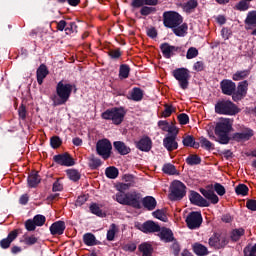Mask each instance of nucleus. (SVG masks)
<instances>
[{"label":"nucleus","mask_w":256,"mask_h":256,"mask_svg":"<svg viewBox=\"0 0 256 256\" xmlns=\"http://www.w3.org/2000/svg\"><path fill=\"white\" fill-rule=\"evenodd\" d=\"M162 171L167 175H175V173H177V169H175L173 164H165L162 168Z\"/></svg>","instance_id":"a18cd8bd"},{"label":"nucleus","mask_w":256,"mask_h":256,"mask_svg":"<svg viewBox=\"0 0 256 256\" xmlns=\"http://www.w3.org/2000/svg\"><path fill=\"white\" fill-rule=\"evenodd\" d=\"M253 137V130L246 128L243 132H237L232 135L233 141H237L238 143H243L245 141H249Z\"/></svg>","instance_id":"dca6fc26"},{"label":"nucleus","mask_w":256,"mask_h":256,"mask_svg":"<svg viewBox=\"0 0 256 256\" xmlns=\"http://www.w3.org/2000/svg\"><path fill=\"white\" fill-rule=\"evenodd\" d=\"M139 251L142 256H151L153 254V246L149 243H143L139 246Z\"/></svg>","instance_id":"473e14b6"},{"label":"nucleus","mask_w":256,"mask_h":256,"mask_svg":"<svg viewBox=\"0 0 256 256\" xmlns=\"http://www.w3.org/2000/svg\"><path fill=\"white\" fill-rule=\"evenodd\" d=\"M160 49L166 59H171L175 55L176 51H179L178 47L171 46L168 43L161 44Z\"/></svg>","instance_id":"412c9836"},{"label":"nucleus","mask_w":256,"mask_h":256,"mask_svg":"<svg viewBox=\"0 0 256 256\" xmlns=\"http://www.w3.org/2000/svg\"><path fill=\"white\" fill-rule=\"evenodd\" d=\"M166 131L170 134L168 137L177 138V135H179V129H177L175 125H170Z\"/></svg>","instance_id":"052dcab7"},{"label":"nucleus","mask_w":256,"mask_h":256,"mask_svg":"<svg viewBox=\"0 0 256 256\" xmlns=\"http://www.w3.org/2000/svg\"><path fill=\"white\" fill-rule=\"evenodd\" d=\"M66 173L71 181H79L81 179V173L75 169H69Z\"/></svg>","instance_id":"a19ab883"},{"label":"nucleus","mask_w":256,"mask_h":256,"mask_svg":"<svg viewBox=\"0 0 256 256\" xmlns=\"http://www.w3.org/2000/svg\"><path fill=\"white\" fill-rule=\"evenodd\" d=\"M251 71L249 70H240L233 74L232 79L233 81H241L243 79H246V77H249Z\"/></svg>","instance_id":"72a5a7b5"},{"label":"nucleus","mask_w":256,"mask_h":256,"mask_svg":"<svg viewBox=\"0 0 256 256\" xmlns=\"http://www.w3.org/2000/svg\"><path fill=\"white\" fill-rule=\"evenodd\" d=\"M114 147L120 155H128L131 152V149L121 141L114 142Z\"/></svg>","instance_id":"c85d7f7f"},{"label":"nucleus","mask_w":256,"mask_h":256,"mask_svg":"<svg viewBox=\"0 0 256 256\" xmlns=\"http://www.w3.org/2000/svg\"><path fill=\"white\" fill-rule=\"evenodd\" d=\"M186 163L188 165H199V163H201V157L197 154L189 155L186 159Z\"/></svg>","instance_id":"79ce46f5"},{"label":"nucleus","mask_w":256,"mask_h":256,"mask_svg":"<svg viewBox=\"0 0 256 256\" xmlns=\"http://www.w3.org/2000/svg\"><path fill=\"white\" fill-rule=\"evenodd\" d=\"M83 241L88 247H93V245H96L97 239L95 238V235L91 233H86L83 236Z\"/></svg>","instance_id":"c9c22d12"},{"label":"nucleus","mask_w":256,"mask_h":256,"mask_svg":"<svg viewBox=\"0 0 256 256\" xmlns=\"http://www.w3.org/2000/svg\"><path fill=\"white\" fill-rule=\"evenodd\" d=\"M245 256H256V244L254 246H247L244 248Z\"/></svg>","instance_id":"6e6d98bb"},{"label":"nucleus","mask_w":256,"mask_h":256,"mask_svg":"<svg viewBox=\"0 0 256 256\" xmlns=\"http://www.w3.org/2000/svg\"><path fill=\"white\" fill-rule=\"evenodd\" d=\"M245 23L246 29H253V27H256V11L248 13Z\"/></svg>","instance_id":"bb28decb"},{"label":"nucleus","mask_w":256,"mask_h":256,"mask_svg":"<svg viewBox=\"0 0 256 256\" xmlns=\"http://www.w3.org/2000/svg\"><path fill=\"white\" fill-rule=\"evenodd\" d=\"M128 99H131V101H142V99H143V90H141L140 88H134L130 92V96L128 97Z\"/></svg>","instance_id":"7c9ffc66"},{"label":"nucleus","mask_w":256,"mask_h":256,"mask_svg":"<svg viewBox=\"0 0 256 256\" xmlns=\"http://www.w3.org/2000/svg\"><path fill=\"white\" fill-rule=\"evenodd\" d=\"M123 251H129L130 253H132L133 251H135V249H137V245L135 243H128L125 244L122 247Z\"/></svg>","instance_id":"0e129e2a"},{"label":"nucleus","mask_w":256,"mask_h":256,"mask_svg":"<svg viewBox=\"0 0 256 256\" xmlns=\"http://www.w3.org/2000/svg\"><path fill=\"white\" fill-rule=\"evenodd\" d=\"M215 112L218 115H237L239 113V109L237 105L229 100H222L216 103Z\"/></svg>","instance_id":"39448f33"},{"label":"nucleus","mask_w":256,"mask_h":256,"mask_svg":"<svg viewBox=\"0 0 256 256\" xmlns=\"http://www.w3.org/2000/svg\"><path fill=\"white\" fill-rule=\"evenodd\" d=\"M142 233H159L161 226L154 221L148 220L138 227Z\"/></svg>","instance_id":"f8f14e48"},{"label":"nucleus","mask_w":256,"mask_h":256,"mask_svg":"<svg viewBox=\"0 0 256 256\" xmlns=\"http://www.w3.org/2000/svg\"><path fill=\"white\" fill-rule=\"evenodd\" d=\"M208 243L211 247H214V249H222V247L227 245V238L219 234H214L209 238Z\"/></svg>","instance_id":"ddd939ff"},{"label":"nucleus","mask_w":256,"mask_h":256,"mask_svg":"<svg viewBox=\"0 0 256 256\" xmlns=\"http://www.w3.org/2000/svg\"><path fill=\"white\" fill-rule=\"evenodd\" d=\"M89 167L92 169H97L98 167H101V159L92 156L89 159Z\"/></svg>","instance_id":"49530a36"},{"label":"nucleus","mask_w":256,"mask_h":256,"mask_svg":"<svg viewBox=\"0 0 256 256\" xmlns=\"http://www.w3.org/2000/svg\"><path fill=\"white\" fill-rule=\"evenodd\" d=\"M244 235L245 230L243 228L235 229L231 233V239L232 241H239Z\"/></svg>","instance_id":"ea45409f"},{"label":"nucleus","mask_w":256,"mask_h":256,"mask_svg":"<svg viewBox=\"0 0 256 256\" xmlns=\"http://www.w3.org/2000/svg\"><path fill=\"white\" fill-rule=\"evenodd\" d=\"M127 115V111L123 107H114L102 113V119L112 121L113 125H121Z\"/></svg>","instance_id":"20e7f679"},{"label":"nucleus","mask_w":256,"mask_h":256,"mask_svg":"<svg viewBox=\"0 0 256 256\" xmlns=\"http://www.w3.org/2000/svg\"><path fill=\"white\" fill-rule=\"evenodd\" d=\"M90 211L91 213H93L94 215H97L98 217H101V215H103V211H101V208L97 204H92L90 206Z\"/></svg>","instance_id":"bf43d9fd"},{"label":"nucleus","mask_w":256,"mask_h":256,"mask_svg":"<svg viewBox=\"0 0 256 256\" xmlns=\"http://www.w3.org/2000/svg\"><path fill=\"white\" fill-rule=\"evenodd\" d=\"M50 145L53 149L61 147V139L57 136H54L50 139Z\"/></svg>","instance_id":"4d7b16f0"},{"label":"nucleus","mask_w":256,"mask_h":256,"mask_svg":"<svg viewBox=\"0 0 256 256\" xmlns=\"http://www.w3.org/2000/svg\"><path fill=\"white\" fill-rule=\"evenodd\" d=\"M173 77L179 82L181 89H187L189 87V70L186 68L174 70Z\"/></svg>","instance_id":"6e6552de"},{"label":"nucleus","mask_w":256,"mask_h":256,"mask_svg":"<svg viewBox=\"0 0 256 256\" xmlns=\"http://www.w3.org/2000/svg\"><path fill=\"white\" fill-rule=\"evenodd\" d=\"M182 143L184 147H194V149H197V147H199V144H195V138L189 135L183 138Z\"/></svg>","instance_id":"4c0bfd02"},{"label":"nucleus","mask_w":256,"mask_h":256,"mask_svg":"<svg viewBox=\"0 0 256 256\" xmlns=\"http://www.w3.org/2000/svg\"><path fill=\"white\" fill-rule=\"evenodd\" d=\"M171 113H173L172 106H166L165 110L162 112V117H171Z\"/></svg>","instance_id":"774afa93"},{"label":"nucleus","mask_w":256,"mask_h":256,"mask_svg":"<svg viewBox=\"0 0 256 256\" xmlns=\"http://www.w3.org/2000/svg\"><path fill=\"white\" fill-rule=\"evenodd\" d=\"M173 29V33H175L177 35V37H185V35H187V24H182V25H178Z\"/></svg>","instance_id":"e433bc0d"},{"label":"nucleus","mask_w":256,"mask_h":256,"mask_svg":"<svg viewBox=\"0 0 256 256\" xmlns=\"http://www.w3.org/2000/svg\"><path fill=\"white\" fill-rule=\"evenodd\" d=\"M192 250L194 251L195 255L198 256L209 255V249H207L205 245L199 242H196L192 245Z\"/></svg>","instance_id":"b1692460"},{"label":"nucleus","mask_w":256,"mask_h":256,"mask_svg":"<svg viewBox=\"0 0 256 256\" xmlns=\"http://www.w3.org/2000/svg\"><path fill=\"white\" fill-rule=\"evenodd\" d=\"M105 175L108 179H117L119 177V170L114 166H110L106 168Z\"/></svg>","instance_id":"f704fd0d"},{"label":"nucleus","mask_w":256,"mask_h":256,"mask_svg":"<svg viewBox=\"0 0 256 256\" xmlns=\"http://www.w3.org/2000/svg\"><path fill=\"white\" fill-rule=\"evenodd\" d=\"M67 27V22L65 20H61L57 23L58 31H65L66 35H71L73 33L72 28Z\"/></svg>","instance_id":"58836bf2"},{"label":"nucleus","mask_w":256,"mask_h":256,"mask_svg":"<svg viewBox=\"0 0 256 256\" xmlns=\"http://www.w3.org/2000/svg\"><path fill=\"white\" fill-rule=\"evenodd\" d=\"M119 231V228H117V225L111 224L110 229L107 232V240L108 241H113L115 239V235Z\"/></svg>","instance_id":"37998d69"},{"label":"nucleus","mask_w":256,"mask_h":256,"mask_svg":"<svg viewBox=\"0 0 256 256\" xmlns=\"http://www.w3.org/2000/svg\"><path fill=\"white\" fill-rule=\"evenodd\" d=\"M22 241L25 243V245H35V243H37V237L34 235L24 236Z\"/></svg>","instance_id":"864d4df0"},{"label":"nucleus","mask_w":256,"mask_h":256,"mask_svg":"<svg viewBox=\"0 0 256 256\" xmlns=\"http://www.w3.org/2000/svg\"><path fill=\"white\" fill-rule=\"evenodd\" d=\"M159 237L161 241H164L165 243H171L173 241V231L169 228H162L160 229Z\"/></svg>","instance_id":"393cba45"},{"label":"nucleus","mask_w":256,"mask_h":256,"mask_svg":"<svg viewBox=\"0 0 256 256\" xmlns=\"http://www.w3.org/2000/svg\"><path fill=\"white\" fill-rule=\"evenodd\" d=\"M197 5H199L197 0H189L188 2L183 4V10L186 13H193V11H195V9H197Z\"/></svg>","instance_id":"2f4dec72"},{"label":"nucleus","mask_w":256,"mask_h":256,"mask_svg":"<svg viewBox=\"0 0 256 256\" xmlns=\"http://www.w3.org/2000/svg\"><path fill=\"white\" fill-rule=\"evenodd\" d=\"M220 85L224 95H233L237 89V85L231 80H223Z\"/></svg>","instance_id":"a211bd4d"},{"label":"nucleus","mask_w":256,"mask_h":256,"mask_svg":"<svg viewBox=\"0 0 256 256\" xmlns=\"http://www.w3.org/2000/svg\"><path fill=\"white\" fill-rule=\"evenodd\" d=\"M41 183V177L37 172H33L28 176V185L29 187H37Z\"/></svg>","instance_id":"c756f323"},{"label":"nucleus","mask_w":256,"mask_h":256,"mask_svg":"<svg viewBox=\"0 0 256 256\" xmlns=\"http://www.w3.org/2000/svg\"><path fill=\"white\" fill-rule=\"evenodd\" d=\"M153 217H155V219H159L160 221H167V215H165V212L163 210L154 211Z\"/></svg>","instance_id":"3c124183"},{"label":"nucleus","mask_w":256,"mask_h":256,"mask_svg":"<svg viewBox=\"0 0 256 256\" xmlns=\"http://www.w3.org/2000/svg\"><path fill=\"white\" fill-rule=\"evenodd\" d=\"M115 197L117 203H120V205H129L136 209H139L141 205V194L137 192H118Z\"/></svg>","instance_id":"7ed1b4c3"},{"label":"nucleus","mask_w":256,"mask_h":256,"mask_svg":"<svg viewBox=\"0 0 256 256\" xmlns=\"http://www.w3.org/2000/svg\"><path fill=\"white\" fill-rule=\"evenodd\" d=\"M185 184L179 180H175L172 182L170 187L169 199L170 201H181L183 196L185 195Z\"/></svg>","instance_id":"0eeeda50"},{"label":"nucleus","mask_w":256,"mask_h":256,"mask_svg":"<svg viewBox=\"0 0 256 256\" xmlns=\"http://www.w3.org/2000/svg\"><path fill=\"white\" fill-rule=\"evenodd\" d=\"M178 121L180 125H187V123H189V116L187 114L182 113L178 115Z\"/></svg>","instance_id":"e2e57ef3"},{"label":"nucleus","mask_w":256,"mask_h":256,"mask_svg":"<svg viewBox=\"0 0 256 256\" xmlns=\"http://www.w3.org/2000/svg\"><path fill=\"white\" fill-rule=\"evenodd\" d=\"M163 23L168 29H175L183 23V17L175 11H167L163 13Z\"/></svg>","instance_id":"423d86ee"},{"label":"nucleus","mask_w":256,"mask_h":256,"mask_svg":"<svg viewBox=\"0 0 256 256\" xmlns=\"http://www.w3.org/2000/svg\"><path fill=\"white\" fill-rule=\"evenodd\" d=\"M155 11H157V9L153 7L143 6L140 10V14L147 17V15H151V13H155Z\"/></svg>","instance_id":"603ef678"},{"label":"nucleus","mask_w":256,"mask_h":256,"mask_svg":"<svg viewBox=\"0 0 256 256\" xmlns=\"http://www.w3.org/2000/svg\"><path fill=\"white\" fill-rule=\"evenodd\" d=\"M199 55V50L195 47H190L186 54V59H195Z\"/></svg>","instance_id":"09e8293b"},{"label":"nucleus","mask_w":256,"mask_h":256,"mask_svg":"<svg viewBox=\"0 0 256 256\" xmlns=\"http://www.w3.org/2000/svg\"><path fill=\"white\" fill-rule=\"evenodd\" d=\"M36 75L38 83L40 85H43V80L45 79V77H47V75H49V70L47 69V66L41 64L37 69Z\"/></svg>","instance_id":"a878e982"},{"label":"nucleus","mask_w":256,"mask_h":256,"mask_svg":"<svg viewBox=\"0 0 256 256\" xmlns=\"http://www.w3.org/2000/svg\"><path fill=\"white\" fill-rule=\"evenodd\" d=\"M235 191L238 195H242L243 197H245V195L249 193V187H247V185L245 184H239L238 186H236Z\"/></svg>","instance_id":"c03bdc74"},{"label":"nucleus","mask_w":256,"mask_h":256,"mask_svg":"<svg viewBox=\"0 0 256 256\" xmlns=\"http://www.w3.org/2000/svg\"><path fill=\"white\" fill-rule=\"evenodd\" d=\"M53 159L55 163L64 167H73V165H75V161L73 160L71 155L67 153L55 155Z\"/></svg>","instance_id":"9b49d317"},{"label":"nucleus","mask_w":256,"mask_h":256,"mask_svg":"<svg viewBox=\"0 0 256 256\" xmlns=\"http://www.w3.org/2000/svg\"><path fill=\"white\" fill-rule=\"evenodd\" d=\"M233 129V121L229 118L221 119L215 127V135L213 133H208L209 138L212 141H218L222 145H227L229 143V133Z\"/></svg>","instance_id":"f257e3e1"},{"label":"nucleus","mask_w":256,"mask_h":256,"mask_svg":"<svg viewBox=\"0 0 256 256\" xmlns=\"http://www.w3.org/2000/svg\"><path fill=\"white\" fill-rule=\"evenodd\" d=\"M71 93H73V85L67 83L65 80H61L56 85V94L51 96V100L53 102L54 107H59V105H65L69 101V97H71Z\"/></svg>","instance_id":"f03ea898"},{"label":"nucleus","mask_w":256,"mask_h":256,"mask_svg":"<svg viewBox=\"0 0 256 256\" xmlns=\"http://www.w3.org/2000/svg\"><path fill=\"white\" fill-rule=\"evenodd\" d=\"M129 66L127 65H121L120 66V72H119V76L121 77V79H127V77H129Z\"/></svg>","instance_id":"de8ad7c7"},{"label":"nucleus","mask_w":256,"mask_h":256,"mask_svg":"<svg viewBox=\"0 0 256 256\" xmlns=\"http://www.w3.org/2000/svg\"><path fill=\"white\" fill-rule=\"evenodd\" d=\"M51 235H63L65 232V222L57 221L50 226Z\"/></svg>","instance_id":"4be33fe9"},{"label":"nucleus","mask_w":256,"mask_h":256,"mask_svg":"<svg viewBox=\"0 0 256 256\" xmlns=\"http://www.w3.org/2000/svg\"><path fill=\"white\" fill-rule=\"evenodd\" d=\"M111 149H113V146L107 139L99 140L96 144V151L98 155L104 159H109V157H111Z\"/></svg>","instance_id":"1a4fd4ad"},{"label":"nucleus","mask_w":256,"mask_h":256,"mask_svg":"<svg viewBox=\"0 0 256 256\" xmlns=\"http://www.w3.org/2000/svg\"><path fill=\"white\" fill-rule=\"evenodd\" d=\"M214 191H216L217 195H220V197H223L225 195V187L219 183L214 184Z\"/></svg>","instance_id":"13d9d810"},{"label":"nucleus","mask_w":256,"mask_h":256,"mask_svg":"<svg viewBox=\"0 0 256 256\" xmlns=\"http://www.w3.org/2000/svg\"><path fill=\"white\" fill-rule=\"evenodd\" d=\"M249 87V83L247 80L242 81L238 84L237 91L233 94V101H241L245 95H247V89Z\"/></svg>","instance_id":"4468645a"},{"label":"nucleus","mask_w":256,"mask_h":256,"mask_svg":"<svg viewBox=\"0 0 256 256\" xmlns=\"http://www.w3.org/2000/svg\"><path fill=\"white\" fill-rule=\"evenodd\" d=\"M144 207L146 209H148L149 211H153V209H155V207H157V201L155 200V198L151 197V196H147L143 199L142 201Z\"/></svg>","instance_id":"cd10ccee"},{"label":"nucleus","mask_w":256,"mask_h":256,"mask_svg":"<svg viewBox=\"0 0 256 256\" xmlns=\"http://www.w3.org/2000/svg\"><path fill=\"white\" fill-rule=\"evenodd\" d=\"M37 225L35 224L34 220H27L25 223V227L27 229V231H35V227Z\"/></svg>","instance_id":"69168bd1"},{"label":"nucleus","mask_w":256,"mask_h":256,"mask_svg":"<svg viewBox=\"0 0 256 256\" xmlns=\"http://www.w3.org/2000/svg\"><path fill=\"white\" fill-rule=\"evenodd\" d=\"M163 145L169 152L179 149V143H177L175 136H166L163 139Z\"/></svg>","instance_id":"f3484780"},{"label":"nucleus","mask_w":256,"mask_h":256,"mask_svg":"<svg viewBox=\"0 0 256 256\" xmlns=\"http://www.w3.org/2000/svg\"><path fill=\"white\" fill-rule=\"evenodd\" d=\"M201 193L205 199H208L209 202H211L213 205H217L219 203V196L215 194L212 190H206L202 189Z\"/></svg>","instance_id":"5701e85b"},{"label":"nucleus","mask_w":256,"mask_h":256,"mask_svg":"<svg viewBox=\"0 0 256 256\" xmlns=\"http://www.w3.org/2000/svg\"><path fill=\"white\" fill-rule=\"evenodd\" d=\"M152 145H153V142L151 141V138L147 136L141 138L138 142H136L137 149L145 152L151 151Z\"/></svg>","instance_id":"aec40b11"},{"label":"nucleus","mask_w":256,"mask_h":256,"mask_svg":"<svg viewBox=\"0 0 256 256\" xmlns=\"http://www.w3.org/2000/svg\"><path fill=\"white\" fill-rule=\"evenodd\" d=\"M200 145L204 149H208V150L213 148V143H211V141L207 140V138L205 137L200 138Z\"/></svg>","instance_id":"5fc2aeb1"},{"label":"nucleus","mask_w":256,"mask_h":256,"mask_svg":"<svg viewBox=\"0 0 256 256\" xmlns=\"http://www.w3.org/2000/svg\"><path fill=\"white\" fill-rule=\"evenodd\" d=\"M238 11H247L249 9V2L242 0L236 5Z\"/></svg>","instance_id":"680f3d73"},{"label":"nucleus","mask_w":256,"mask_h":256,"mask_svg":"<svg viewBox=\"0 0 256 256\" xmlns=\"http://www.w3.org/2000/svg\"><path fill=\"white\" fill-rule=\"evenodd\" d=\"M186 223L189 229H198V227H201V223H203L201 212L190 213L186 218Z\"/></svg>","instance_id":"9d476101"},{"label":"nucleus","mask_w":256,"mask_h":256,"mask_svg":"<svg viewBox=\"0 0 256 256\" xmlns=\"http://www.w3.org/2000/svg\"><path fill=\"white\" fill-rule=\"evenodd\" d=\"M189 200L193 205H197L198 207H209V201L205 200L203 196L195 191L190 192Z\"/></svg>","instance_id":"2eb2a0df"},{"label":"nucleus","mask_w":256,"mask_h":256,"mask_svg":"<svg viewBox=\"0 0 256 256\" xmlns=\"http://www.w3.org/2000/svg\"><path fill=\"white\" fill-rule=\"evenodd\" d=\"M19 235V230H13L11 231L7 238H4L0 241V246L2 249H9L11 247V243H13V240L18 237Z\"/></svg>","instance_id":"6ab92c4d"},{"label":"nucleus","mask_w":256,"mask_h":256,"mask_svg":"<svg viewBox=\"0 0 256 256\" xmlns=\"http://www.w3.org/2000/svg\"><path fill=\"white\" fill-rule=\"evenodd\" d=\"M33 221L36 227H43V225H45L46 218L43 215H36Z\"/></svg>","instance_id":"8fccbe9b"},{"label":"nucleus","mask_w":256,"mask_h":256,"mask_svg":"<svg viewBox=\"0 0 256 256\" xmlns=\"http://www.w3.org/2000/svg\"><path fill=\"white\" fill-rule=\"evenodd\" d=\"M246 207L250 211H256V200H248L246 202Z\"/></svg>","instance_id":"338daca9"}]
</instances>
